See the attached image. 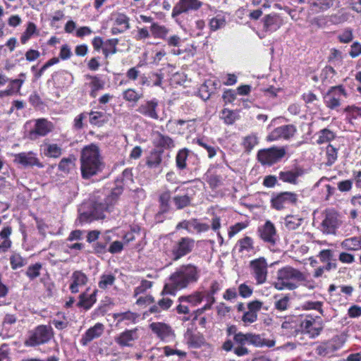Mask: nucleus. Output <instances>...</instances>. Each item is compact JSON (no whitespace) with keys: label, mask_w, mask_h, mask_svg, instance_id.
Masks as SVG:
<instances>
[{"label":"nucleus","mask_w":361,"mask_h":361,"mask_svg":"<svg viewBox=\"0 0 361 361\" xmlns=\"http://www.w3.org/2000/svg\"><path fill=\"white\" fill-rule=\"evenodd\" d=\"M204 295L201 292L196 291L192 294L188 295H183L178 298V301L180 303L188 302L192 306H196L202 302Z\"/></svg>","instance_id":"obj_28"},{"label":"nucleus","mask_w":361,"mask_h":361,"mask_svg":"<svg viewBox=\"0 0 361 361\" xmlns=\"http://www.w3.org/2000/svg\"><path fill=\"white\" fill-rule=\"evenodd\" d=\"M195 247V240L188 237L181 238L173 247L172 257L174 261L190 253Z\"/></svg>","instance_id":"obj_7"},{"label":"nucleus","mask_w":361,"mask_h":361,"mask_svg":"<svg viewBox=\"0 0 361 361\" xmlns=\"http://www.w3.org/2000/svg\"><path fill=\"white\" fill-rule=\"evenodd\" d=\"M237 245L238 246L239 252L242 253H247L253 252H255V248L254 246V240L249 236H245L238 240Z\"/></svg>","instance_id":"obj_27"},{"label":"nucleus","mask_w":361,"mask_h":361,"mask_svg":"<svg viewBox=\"0 0 361 361\" xmlns=\"http://www.w3.org/2000/svg\"><path fill=\"white\" fill-rule=\"evenodd\" d=\"M149 328L161 340L169 337L172 332L171 327L162 322H152Z\"/></svg>","instance_id":"obj_23"},{"label":"nucleus","mask_w":361,"mask_h":361,"mask_svg":"<svg viewBox=\"0 0 361 361\" xmlns=\"http://www.w3.org/2000/svg\"><path fill=\"white\" fill-rule=\"evenodd\" d=\"M115 23L117 25L123 26V30H128L130 28L129 18L123 14L118 13L116 18Z\"/></svg>","instance_id":"obj_55"},{"label":"nucleus","mask_w":361,"mask_h":361,"mask_svg":"<svg viewBox=\"0 0 361 361\" xmlns=\"http://www.w3.org/2000/svg\"><path fill=\"white\" fill-rule=\"evenodd\" d=\"M54 129V126L51 121L45 118L37 119L34 128L29 132L28 137L32 140H35L39 137L46 136L52 132Z\"/></svg>","instance_id":"obj_9"},{"label":"nucleus","mask_w":361,"mask_h":361,"mask_svg":"<svg viewBox=\"0 0 361 361\" xmlns=\"http://www.w3.org/2000/svg\"><path fill=\"white\" fill-rule=\"evenodd\" d=\"M193 228L198 233L206 232L209 229V226L207 224H203L197 221L196 219L190 221V229Z\"/></svg>","instance_id":"obj_61"},{"label":"nucleus","mask_w":361,"mask_h":361,"mask_svg":"<svg viewBox=\"0 0 361 361\" xmlns=\"http://www.w3.org/2000/svg\"><path fill=\"white\" fill-rule=\"evenodd\" d=\"M300 175L301 172L299 170L281 171L279 173V179L283 182L295 184Z\"/></svg>","instance_id":"obj_31"},{"label":"nucleus","mask_w":361,"mask_h":361,"mask_svg":"<svg viewBox=\"0 0 361 361\" xmlns=\"http://www.w3.org/2000/svg\"><path fill=\"white\" fill-rule=\"evenodd\" d=\"M151 32L155 37L166 39L168 35V30L166 27L160 25L157 23H152L150 27Z\"/></svg>","instance_id":"obj_37"},{"label":"nucleus","mask_w":361,"mask_h":361,"mask_svg":"<svg viewBox=\"0 0 361 361\" xmlns=\"http://www.w3.org/2000/svg\"><path fill=\"white\" fill-rule=\"evenodd\" d=\"M123 97L127 102L137 103L141 98H142L143 94L142 93L136 91L135 89L129 88L123 92Z\"/></svg>","instance_id":"obj_35"},{"label":"nucleus","mask_w":361,"mask_h":361,"mask_svg":"<svg viewBox=\"0 0 361 361\" xmlns=\"http://www.w3.org/2000/svg\"><path fill=\"white\" fill-rule=\"evenodd\" d=\"M247 227V224L245 223H237L235 225L230 227L228 231V237L233 238L235 235H236L238 232L242 231L243 229Z\"/></svg>","instance_id":"obj_63"},{"label":"nucleus","mask_w":361,"mask_h":361,"mask_svg":"<svg viewBox=\"0 0 361 361\" xmlns=\"http://www.w3.org/2000/svg\"><path fill=\"white\" fill-rule=\"evenodd\" d=\"M157 142L159 146L165 148H171L174 147L173 140L170 137L164 135L161 133H157Z\"/></svg>","instance_id":"obj_47"},{"label":"nucleus","mask_w":361,"mask_h":361,"mask_svg":"<svg viewBox=\"0 0 361 361\" xmlns=\"http://www.w3.org/2000/svg\"><path fill=\"white\" fill-rule=\"evenodd\" d=\"M347 92L342 85L331 87L324 96L326 106L331 109L338 107L343 98L347 97Z\"/></svg>","instance_id":"obj_6"},{"label":"nucleus","mask_w":361,"mask_h":361,"mask_svg":"<svg viewBox=\"0 0 361 361\" xmlns=\"http://www.w3.org/2000/svg\"><path fill=\"white\" fill-rule=\"evenodd\" d=\"M138 328L127 329L115 337V342L121 347H133L139 339Z\"/></svg>","instance_id":"obj_10"},{"label":"nucleus","mask_w":361,"mask_h":361,"mask_svg":"<svg viewBox=\"0 0 361 361\" xmlns=\"http://www.w3.org/2000/svg\"><path fill=\"white\" fill-rule=\"evenodd\" d=\"M157 106L158 104L155 100L147 101L140 105L136 111L145 116L157 120L159 118L157 112Z\"/></svg>","instance_id":"obj_20"},{"label":"nucleus","mask_w":361,"mask_h":361,"mask_svg":"<svg viewBox=\"0 0 361 361\" xmlns=\"http://www.w3.org/2000/svg\"><path fill=\"white\" fill-rule=\"evenodd\" d=\"M188 156V151L186 149L180 150L176 158V165L180 169H183L186 167V160Z\"/></svg>","instance_id":"obj_46"},{"label":"nucleus","mask_w":361,"mask_h":361,"mask_svg":"<svg viewBox=\"0 0 361 361\" xmlns=\"http://www.w3.org/2000/svg\"><path fill=\"white\" fill-rule=\"evenodd\" d=\"M286 154L283 147H271L258 152V161L263 165H271L279 161Z\"/></svg>","instance_id":"obj_5"},{"label":"nucleus","mask_w":361,"mask_h":361,"mask_svg":"<svg viewBox=\"0 0 361 361\" xmlns=\"http://www.w3.org/2000/svg\"><path fill=\"white\" fill-rule=\"evenodd\" d=\"M70 290L72 293L79 292L80 287L84 286L88 281V278L85 273L81 271H75L71 276Z\"/></svg>","instance_id":"obj_18"},{"label":"nucleus","mask_w":361,"mask_h":361,"mask_svg":"<svg viewBox=\"0 0 361 361\" xmlns=\"http://www.w3.org/2000/svg\"><path fill=\"white\" fill-rule=\"evenodd\" d=\"M116 281V276L111 274H104L100 276L98 286L100 289L106 290L112 286Z\"/></svg>","instance_id":"obj_34"},{"label":"nucleus","mask_w":361,"mask_h":361,"mask_svg":"<svg viewBox=\"0 0 361 361\" xmlns=\"http://www.w3.org/2000/svg\"><path fill=\"white\" fill-rule=\"evenodd\" d=\"M90 116V123L92 125L97 126L99 127L103 126L106 123L109 119V114H106L105 113L101 111H90L89 114Z\"/></svg>","instance_id":"obj_24"},{"label":"nucleus","mask_w":361,"mask_h":361,"mask_svg":"<svg viewBox=\"0 0 361 361\" xmlns=\"http://www.w3.org/2000/svg\"><path fill=\"white\" fill-rule=\"evenodd\" d=\"M75 159L68 157L62 159L59 164V169L61 171L68 173L75 165Z\"/></svg>","instance_id":"obj_42"},{"label":"nucleus","mask_w":361,"mask_h":361,"mask_svg":"<svg viewBox=\"0 0 361 361\" xmlns=\"http://www.w3.org/2000/svg\"><path fill=\"white\" fill-rule=\"evenodd\" d=\"M301 331L309 335L311 338H314L319 335L323 326L322 324H316L313 318L305 319L300 324Z\"/></svg>","instance_id":"obj_17"},{"label":"nucleus","mask_w":361,"mask_h":361,"mask_svg":"<svg viewBox=\"0 0 361 361\" xmlns=\"http://www.w3.org/2000/svg\"><path fill=\"white\" fill-rule=\"evenodd\" d=\"M263 338L259 334H248V343L255 347L260 348L263 347Z\"/></svg>","instance_id":"obj_59"},{"label":"nucleus","mask_w":361,"mask_h":361,"mask_svg":"<svg viewBox=\"0 0 361 361\" xmlns=\"http://www.w3.org/2000/svg\"><path fill=\"white\" fill-rule=\"evenodd\" d=\"M118 43V39H108L106 43L105 46L103 48V53L105 55L106 57L109 56V54H116L117 51L116 46Z\"/></svg>","instance_id":"obj_40"},{"label":"nucleus","mask_w":361,"mask_h":361,"mask_svg":"<svg viewBox=\"0 0 361 361\" xmlns=\"http://www.w3.org/2000/svg\"><path fill=\"white\" fill-rule=\"evenodd\" d=\"M41 269L42 264L36 263L27 267L25 274L30 280H34L40 275Z\"/></svg>","instance_id":"obj_44"},{"label":"nucleus","mask_w":361,"mask_h":361,"mask_svg":"<svg viewBox=\"0 0 361 361\" xmlns=\"http://www.w3.org/2000/svg\"><path fill=\"white\" fill-rule=\"evenodd\" d=\"M108 209V207L104 206L102 203H94L92 206V211L88 212H82L80 214L79 221L80 223L92 221L94 219L104 218V212Z\"/></svg>","instance_id":"obj_15"},{"label":"nucleus","mask_w":361,"mask_h":361,"mask_svg":"<svg viewBox=\"0 0 361 361\" xmlns=\"http://www.w3.org/2000/svg\"><path fill=\"white\" fill-rule=\"evenodd\" d=\"M226 20L224 16H217L209 21V27L212 30L216 31L226 26Z\"/></svg>","instance_id":"obj_39"},{"label":"nucleus","mask_w":361,"mask_h":361,"mask_svg":"<svg viewBox=\"0 0 361 361\" xmlns=\"http://www.w3.org/2000/svg\"><path fill=\"white\" fill-rule=\"evenodd\" d=\"M56 318L52 320L53 325L59 330L66 329L68 326V321L64 314L59 313Z\"/></svg>","instance_id":"obj_43"},{"label":"nucleus","mask_w":361,"mask_h":361,"mask_svg":"<svg viewBox=\"0 0 361 361\" xmlns=\"http://www.w3.org/2000/svg\"><path fill=\"white\" fill-rule=\"evenodd\" d=\"M281 329L283 334L288 337L296 336L300 331L296 322L293 321H285L281 324Z\"/></svg>","instance_id":"obj_30"},{"label":"nucleus","mask_w":361,"mask_h":361,"mask_svg":"<svg viewBox=\"0 0 361 361\" xmlns=\"http://www.w3.org/2000/svg\"><path fill=\"white\" fill-rule=\"evenodd\" d=\"M341 246L349 250H358L361 249V237L347 238L341 243Z\"/></svg>","instance_id":"obj_33"},{"label":"nucleus","mask_w":361,"mask_h":361,"mask_svg":"<svg viewBox=\"0 0 361 361\" xmlns=\"http://www.w3.org/2000/svg\"><path fill=\"white\" fill-rule=\"evenodd\" d=\"M10 263L13 269H17L24 267L27 264V260L19 254L14 253L10 257Z\"/></svg>","instance_id":"obj_41"},{"label":"nucleus","mask_w":361,"mask_h":361,"mask_svg":"<svg viewBox=\"0 0 361 361\" xmlns=\"http://www.w3.org/2000/svg\"><path fill=\"white\" fill-rule=\"evenodd\" d=\"M24 82V80L19 78L11 80L8 89L0 91V97L11 96L14 93H18Z\"/></svg>","instance_id":"obj_26"},{"label":"nucleus","mask_w":361,"mask_h":361,"mask_svg":"<svg viewBox=\"0 0 361 361\" xmlns=\"http://www.w3.org/2000/svg\"><path fill=\"white\" fill-rule=\"evenodd\" d=\"M174 203L178 209H183L190 204V197L187 195L176 196L173 198Z\"/></svg>","instance_id":"obj_58"},{"label":"nucleus","mask_w":361,"mask_h":361,"mask_svg":"<svg viewBox=\"0 0 361 361\" xmlns=\"http://www.w3.org/2000/svg\"><path fill=\"white\" fill-rule=\"evenodd\" d=\"M200 269L194 264H188L180 266L169 276L161 291V295H174L176 291L196 283L200 278Z\"/></svg>","instance_id":"obj_1"},{"label":"nucleus","mask_w":361,"mask_h":361,"mask_svg":"<svg viewBox=\"0 0 361 361\" xmlns=\"http://www.w3.org/2000/svg\"><path fill=\"white\" fill-rule=\"evenodd\" d=\"M297 202L296 194L290 192H284L272 198L271 204L277 210L283 209Z\"/></svg>","instance_id":"obj_12"},{"label":"nucleus","mask_w":361,"mask_h":361,"mask_svg":"<svg viewBox=\"0 0 361 361\" xmlns=\"http://www.w3.org/2000/svg\"><path fill=\"white\" fill-rule=\"evenodd\" d=\"M290 298L288 295H284L274 302V307L279 311H285L288 309L289 305Z\"/></svg>","instance_id":"obj_53"},{"label":"nucleus","mask_w":361,"mask_h":361,"mask_svg":"<svg viewBox=\"0 0 361 361\" xmlns=\"http://www.w3.org/2000/svg\"><path fill=\"white\" fill-rule=\"evenodd\" d=\"M52 329L50 326H39L31 334L29 338L25 342L27 346H35L49 341L52 337Z\"/></svg>","instance_id":"obj_4"},{"label":"nucleus","mask_w":361,"mask_h":361,"mask_svg":"<svg viewBox=\"0 0 361 361\" xmlns=\"http://www.w3.org/2000/svg\"><path fill=\"white\" fill-rule=\"evenodd\" d=\"M14 162L21 164L25 167L36 166L43 168L44 164L39 161L32 152H21L14 155Z\"/></svg>","instance_id":"obj_14"},{"label":"nucleus","mask_w":361,"mask_h":361,"mask_svg":"<svg viewBox=\"0 0 361 361\" xmlns=\"http://www.w3.org/2000/svg\"><path fill=\"white\" fill-rule=\"evenodd\" d=\"M161 162V157L159 152H153L149 157L147 164L150 168L157 167Z\"/></svg>","instance_id":"obj_50"},{"label":"nucleus","mask_w":361,"mask_h":361,"mask_svg":"<svg viewBox=\"0 0 361 361\" xmlns=\"http://www.w3.org/2000/svg\"><path fill=\"white\" fill-rule=\"evenodd\" d=\"M113 317L117 320L118 323H121L123 321H128L129 323H135L138 315L132 312H118L114 313Z\"/></svg>","instance_id":"obj_32"},{"label":"nucleus","mask_w":361,"mask_h":361,"mask_svg":"<svg viewBox=\"0 0 361 361\" xmlns=\"http://www.w3.org/2000/svg\"><path fill=\"white\" fill-rule=\"evenodd\" d=\"M310 9L314 13L324 12L334 4V0H307Z\"/></svg>","instance_id":"obj_22"},{"label":"nucleus","mask_w":361,"mask_h":361,"mask_svg":"<svg viewBox=\"0 0 361 361\" xmlns=\"http://www.w3.org/2000/svg\"><path fill=\"white\" fill-rule=\"evenodd\" d=\"M202 6L200 0H179L173 6L171 16L176 18L182 13L197 11Z\"/></svg>","instance_id":"obj_8"},{"label":"nucleus","mask_w":361,"mask_h":361,"mask_svg":"<svg viewBox=\"0 0 361 361\" xmlns=\"http://www.w3.org/2000/svg\"><path fill=\"white\" fill-rule=\"evenodd\" d=\"M260 236L262 239L271 245L275 244L277 240V234L275 226L270 221H267L265 224L260 230Z\"/></svg>","instance_id":"obj_19"},{"label":"nucleus","mask_w":361,"mask_h":361,"mask_svg":"<svg viewBox=\"0 0 361 361\" xmlns=\"http://www.w3.org/2000/svg\"><path fill=\"white\" fill-rule=\"evenodd\" d=\"M44 154L50 158H59L62 154V149L57 144L54 143H44Z\"/></svg>","instance_id":"obj_25"},{"label":"nucleus","mask_w":361,"mask_h":361,"mask_svg":"<svg viewBox=\"0 0 361 361\" xmlns=\"http://www.w3.org/2000/svg\"><path fill=\"white\" fill-rule=\"evenodd\" d=\"M250 274L257 285H262L267 281L268 276V263L264 257H260L249 262Z\"/></svg>","instance_id":"obj_3"},{"label":"nucleus","mask_w":361,"mask_h":361,"mask_svg":"<svg viewBox=\"0 0 361 361\" xmlns=\"http://www.w3.org/2000/svg\"><path fill=\"white\" fill-rule=\"evenodd\" d=\"M152 286V283L151 281L147 280H142L140 283V285L135 288L134 290L135 295H137L140 293H142L147 289H149Z\"/></svg>","instance_id":"obj_64"},{"label":"nucleus","mask_w":361,"mask_h":361,"mask_svg":"<svg viewBox=\"0 0 361 361\" xmlns=\"http://www.w3.org/2000/svg\"><path fill=\"white\" fill-rule=\"evenodd\" d=\"M338 39L341 43H349L353 39V30L350 28H345L338 35Z\"/></svg>","instance_id":"obj_54"},{"label":"nucleus","mask_w":361,"mask_h":361,"mask_svg":"<svg viewBox=\"0 0 361 361\" xmlns=\"http://www.w3.org/2000/svg\"><path fill=\"white\" fill-rule=\"evenodd\" d=\"M95 296V291L89 296L85 293H83L80 295V302L78 305L88 309L96 301Z\"/></svg>","instance_id":"obj_38"},{"label":"nucleus","mask_w":361,"mask_h":361,"mask_svg":"<svg viewBox=\"0 0 361 361\" xmlns=\"http://www.w3.org/2000/svg\"><path fill=\"white\" fill-rule=\"evenodd\" d=\"M335 137L334 133L328 130V129H324L319 132V138L317 140L318 143H324L329 142L330 140H333Z\"/></svg>","instance_id":"obj_52"},{"label":"nucleus","mask_w":361,"mask_h":361,"mask_svg":"<svg viewBox=\"0 0 361 361\" xmlns=\"http://www.w3.org/2000/svg\"><path fill=\"white\" fill-rule=\"evenodd\" d=\"M302 219L296 215H288L285 218V226L289 230L297 229L302 224Z\"/></svg>","instance_id":"obj_36"},{"label":"nucleus","mask_w":361,"mask_h":361,"mask_svg":"<svg viewBox=\"0 0 361 361\" xmlns=\"http://www.w3.org/2000/svg\"><path fill=\"white\" fill-rule=\"evenodd\" d=\"M165 356L169 357L173 355H177L179 357H185L186 353L179 350H173L171 347L166 345L162 348Z\"/></svg>","instance_id":"obj_62"},{"label":"nucleus","mask_w":361,"mask_h":361,"mask_svg":"<svg viewBox=\"0 0 361 361\" xmlns=\"http://www.w3.org/2000/svg\"><path fill=\"white\" fill-rule=\"evenodd\" d=\"M350 17V14L345 9L341 8L336 13L329 16V20L331 23L335 25L343 23L346 22Z\"/></svg>","instance_id":"obj_29"},{"label":"nucleus","mask_w":361,"mask_h":361,"mask_svg":"<svg viewBox=\"0 0 361 361\" xmlns=\"http://www.w3.org/2000/svg\"><path fill=\"white\" fill-rule=\"evenodd\" d=\"M277 279L279 280L293 279L298 281L306 280L305 275L301 271L291 267H286L279 269L277 272Z\"/></svg>","instance_id":"obj_16"},{"label":"nucleus","mask_w":361,"mask_h":361,"mask_svg":"<svg viewBox=\"0 0 361 361\" xmlns=\"http://www.w3.org/2000/svg\"><path fill=\"white\" fill-rule=\"evenodd\" d=\"M37 27L35 23L30 22L27 24V27L25 31L23 32L20 37V42L22 44H25L27 41L31 37V36L35 33Z\"/></svg>","instance_id":"obj_48"},{"label":"nucleus","mask_w":361,"mask_h":361,"mask_svg":"<svg viewBox=\"0 0 361 361\" xmlns=\"http://www.w3.org/2000/svg\"><path fill=\"white\" fill-rule=\"evenodd\" d=\"M104 325L100 323L96 324L94 326L90 328L81 338V343L83 345H87L93 339L99 338L104 332Z\"/></svg>","instance_id":"obj_21"},{"label":"nucleus","mask_w":361,"mask_h":361,"mask_svg":"<svg viewBox=\"0 0 361 361\" xmlns=\"http://www.w3.org/2000/svg\"><path fill=\"white\" fill-rule=\"evenodd\" d=\"M87 79L90 80V86L92 90H102L104 88V82L100 80L97 76H92L87 75L85 76Z\"/></svg>","instance_id":"obj_57"},{"label":"nucleus","mask_w":361,"mask_h":361,"mask_svg":"<svg viewBox=\"0 0 361 361\" xmlns=\"http://www.w3.org/2000/svg\"><path fill=\"white\" fill-rule=\"evenodd\" d=\"M195 142L204 147L208 152V157L209 158L212 159L213 158L216 154V149L214 147H213L212 146H210L209 145H208L204 140L203 138H197L196 140H195Z\"/></svg>","instance_id":"obj_56"},{"label":"nucleus","mask_w":361,"mask_h":361,"mask_svg":"<svg viewBox=\"0 0 361 361\" xmlns=\"http://www.w3.org/2000/svg\"><path fill=\"white\" fill-rule=\"evenodd\" d=\"M204 342L203 336L199 334H188V343L192 348H199Z\"/></svg>","instance_id":"obj_45"},{"label":"nucleus","mask_w":361,"mask_h":361,"mask_svg":"<svg viewBox=\"0 0 361 361\" xmlns=\"http://www.w3.org/2000/svg\"><path fill=\"white\" fill-rule=\"evenodd\" d=\"M340 224L338 214L334 210H326L325 218L322 223V230L327 234L335 233L336 229Z\"/></svg>","instance_id":"obj_13"},{"label":"nucleus","mask_w":361,"mask_h":361,"mask_svg":"<svg viewBox=\"0 0 361 361\" xmlns=\"http://www.w3.org/2000/svg\"><path fill=\"white\" fill-rule=\"evenodd\" d=\"M274 286L276 290H282L283 289L293 290L296 286L293 283L285 282L284 280H279L274 283Z\"/></svg>","instance_id":"obj_60"},{"label":"nucleus","mask_w":361,"mask_h":361,"mask_svg":"<svg viewBox=\"0 0 361 361\" xmlns=\"http://www.w3.org/2000/svg\"><path fill=\"white\" fill-rule=\"evenodd\" d=\"M297 130L293 125H286L274 129L267 136L268 141H276L279 139L288 140L293 137Z\"/></svg>","instance_id":"obj_11"},{"label":"nucleus","mask_w":361,"mask_h":361,"mask_svg":"<svg viewBox=\"0 0 361 361\" xmlns=\"http://www.w3.org/2000/svg\"><path fill=\"white\" fill-rule=\"evenodd\" d=\"M80 161L81 174L85 179L97 174L104 167L101 150L95 144L86 145L82 149Z\"/></svg>","instance_id":"obj_2"},{"label":"nucleus","mask_w":361,"mask_h":361,"mask_svg":"<svg viewBox=\"0 0 361 361\" xmlns=\"http://www.w3.org/2000/svg\"><path fill=\"white\" fill-rule=\"evenodd\" d=\"M326 154L328 159L327 164H333L338 157L337 149L331 145H329L326 147Z\"/></svg>","instance_id":"obj_49"},{"label":"nucleus","mask_w":361,"mask_h":361,"mask_svg":"<svg viewBox=\"0 0 361 361\" xmlns=\"http://www.w3.org/2000/svg\"><path fill=\"white\" fill-rule=\"evenodd\" d=\"M257 143L258 139L255 135H247L243 140V145L248 152L251 151Z\"/></svg>","instance_id":"obj_51"}]
</instances>
